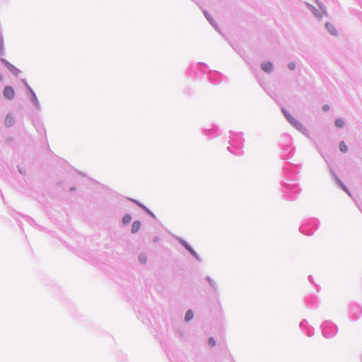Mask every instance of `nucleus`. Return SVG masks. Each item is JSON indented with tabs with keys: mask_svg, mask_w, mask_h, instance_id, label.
<instances>
[{
	"mask_svg": "<svg viewBox=\"0 0 362 362\" xmlns=\"http://www.w3.org/2000/svg\"><path fill=\"white\" fill-rule=\"evenodd\" d=\"M208 343L212 347L216 345V342L213 338H209Z\"/></svg>",
	"mask_w": 362,
	"mask_h": 362,
	"instance_id": "14",
	"label": "nucleus"
},
{
	"mask_svg": "<svg viewBox=\"0 0 362 362\" xmlns=\"http://www.w3.org/2000/svg\"><path fill=\"white\" fill-rule=\"evenodd\" d=\"M141 227V223L139 221H136L132 226V233H135L138 232Z\"/></svg>",
	"mask_w": 362,
	"mask_h": 362,
	"instance_id": "6",
	"label": "nucleus"
},
{
	"mask_svg": "<svg viewBox=\"0 0 362 362\" xmlns=\"http://www.w3.org/2000/svg\"><path fill=\"white\" fill-rule=\"evenodd\" d=\"M326 28L330 32L331 34H332L334 35H337V30H336L334 26L332 23H327Z\"/></svg>",
	"mask_w": 362,
	"mask_h": 362,
	"instance_id": "7",
	"label": "nucleus"
},
{
	"mask_svg": "<svg viewBox=\"0 0 362 362\" xmlns=\"http://www.w3.org/2000/svg\"><path fill=\"white\" fill-rule=\"evenodd\" d=\"M132 220V216L129 214H126L122 218V222L124 224H128Z\"/></svg>",
	"mask_w": 362,
	"mask_h": 362,
	"instance_id": "11",
	"label": "nucleus"
},
{
	"mask_svg": "<svg viewBox=\"0 0 362 362\" xmlns=\"http://www.w3.org/2000/svg\"><path fill=\"white\" fill-rule=\"evenodd\" d=\"M335 126L337 127V128H342L344 126V122L342 119L341 118H338L335 120Z\"/></svg>",
	"mask_w": 362,
	"mask_h": 362,
	"instance_id": "9",
	"label": "nucleus"
},
{
	"mask_svg": "<svg viewBox=\"0 0 362 362\" xmlns=\"http://www.w3.org/2000/svg\"><path fill=\"white\" fill-rule=\"evenodd\" d=\"M322 110L324 111H328L329 110V106L328 105H324L322 106Z\"/></svg>",
	"mask_w": 362,
	"mask_h": 362,
	"instance_id": "16",
	"label": "nucleus"
},
{
	"mask_svg": "<svg viewBox=\"0 0 362 362\" xmlns=\"http://www.w3.org/2000/svg\"><path fill=\"white\" fill-rule=\"evenodd\" d=\"M339 149L341 152L343 153H346L348 151V147L346 145V144L344 143V141H341L339 143Z\"/></svg>",
	"mask_w": 362,
	"mask_h": 362,
	"instance_id": "10",
	"label": "nucleus"
},
{
	"mask_svg": "<svg viewBox=\"0 0 362 362\" xmlns=\"http://www.w3.org/2000/svg\"><path fill=\"white\" fill-rule=\"evenodd\" d=\"M194 317V314H193V312L191 310H189L186 314H185V320L186 322H189L190 321L192 318Z\"/></svg>",
	"mask_w": 362,
	"mask_h": 362,
	"instance_id": "8",
	"label": "nucleus"
},
{
	"mask_svg": "<svg viewBox=\"0 0 362 362\" xmlns=\"http://www.w3.org/2000/svg\"><path fill=\"white\" fill-rule=\"evenodd\" d=\"M337 183L339 184V185L341 187V189L345 192H346L349 195H350V193H349V189H347V187L339 179H337Z\"/></svg>",
	"mask_w": 362,
	"mask_h": 362,
	"instance_id": "12",
	"label": "nucleus"
},
{
	"mask_svg": "<svg viewBox=\"0 0 362 362\" xmlns=\"http://www.w3.org/2000/svg\"><path fill=\"white\" fill-rule=\"evenodd\" d=\"M1 79H2V77H1V76L0 75V81H1Z\"/></svg>",
	"mask_w": 362,
	"mask_h": 362,
	"instance_id": "19",
	"label": "nucleus"
},
{
	"mask_svg": "<svg viewBox=\"0 0 362 362\" xmlns=\"http://www.w3.org/2000/svg\"><path fill=\"white\" fill-rule=\"evenodd\" d=\"M3 94L4 97L8 100H13L15 97V91L10 86H5L3 90Z\"/></svg>",
	"mask_w": 362,
	"mask_h": 362,
	"instance_id": "1",
	"label": "nucleus"
},
{
	"mask_svg": "<svg viewBox=\"0 0 362 362\" xmlns=\"http://www.w3.org/2000/svg\"><path fill=\"white\" fill-rule=\"evenodd\" d=\"M14 123V119L11 114H8L5 118V124L7 127H11Z\"/></svg>",
	"mask_w": 362,
	"mask_h": 362,
	"instance_id": "5",
	"label": "nucleus"
},
{
	"mask_svg": "<svg viewBox=\"0 0 362 362\" xmlns=\"http://www.w3.org/2000/svg\"><path fill=\"white\" fill-rule=\"evenodd\" d=\"M288 118L291 119V121L296 120L292 116L288 115L287 116V119L288 120Z\"/></svg>",
	"mask_w": 362,
	"mask_h": 362,
	"instance_id": "18",
	"label": "nucleus"
},
{
	"mask_svg": "<svg viewBox=\"0 0 362 362\" xmlns=\"http://www.w3.org/2000/svg\"><path fill=\"white\" fill-rule=\"evenodd\" d=\"M261 66H262V69H263V71H264L265 72H268V73L270 72L273 68V65H272V62H266L262 63Z\"/></svg>",
	"mask_w": 362,
	"mask_h": 362,
	"instance_id": "3",
	"label": "nucleus"
},
{
	"mask_svg": "<svg viewBox=\"0 0 362 362\" xmlns=\"http://www.w3.org/2000/svg\"><path fill=\"white\" fill-rule=\"evenodd\" d=\"M288 122L293 126L295 127L297 129L300 130V131H303L305 129L304 127L303 126V124L299 122L298 121H297L296 119V120H293V121H291V119L288 118Z\"/></svg>",
	"mask_w": 362,
	"mask_h": 362,
	"instance_id": "4",
	"label": "nucleus"
},
{
	"mask_svg": "<svg viewBox=\"0 0 362 362\" xmlns=\"http://www.w3.org/2000/svg\"><path fill=\"white\" fill-rule=\"evenodd\" d=\"M139 262L142 264H145L147 262V257L144 254H141L139 257Z\"/></svg>",
	"mask_w": 362,
	"mask_h": 362,
	"instance_id": "13",
	"label": "nucleus"
},
{
	"mask_svg": "<svg viewBox=\"0 0 362 362\" xmlns=\"http://www.w3.org/2000/svg\"><path fill=\"white\" fill-rule=\"evenodd\" d=\"M288 66L290 70H293L295 68H296V64L294 62H290L288 64Z\"/></svg>",
	"mask_w": 362,
	"mask_h": 362,
	"instance_id": "15",
	"label": "nucleus"
},
{
	"mask_svg": "<svg viewBox=\"0 0 362 362\" xmlns=\"http://www.w3.org/2000/svg\"><path fill=\"white\" fill-rule=\"evenodd\" d=\"M186 248L193 255H195L194 252L193 251V250L189 247V246H186Z\"/></svg>",
	"mask_w": 362,
	"mask_h": 362,
	"instance_id": "17",
	"label": "nucleus"
},
{
	"mask_svg": "<svg viewBox=\"0 0 362 362\" xmlns=\"http://www.w3.org/2000/svg\"><path fill=\"white\" fill-rule=\"evenodd\" d=\"M1 61L11 72H13L14 74H18L19 70L17 68H16L13 64H11L5 59H1Z\"/></svg>",
	"mask_w": 362,
	"mask_h": 362,
	"instance_id": "2",
	"label": "nucleus"
}]
</instances>
